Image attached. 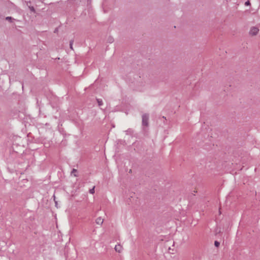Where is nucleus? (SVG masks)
<instances>
[{
	"mask_svg": "<svg viewBox=\"0 0 260 260\" xmlns=\"http://www.w3.org/2000/svg\"><path fill=\"white\" fill-rule=\"evenodd\" d=\"M259 31V29L257 27L253 26L251 27L249 30V34L251 36H255L256 35Z\"/></svg>",
	"mask_w": 260,
	"mask_h": 260,
	"instance_id": "1",
	"label": "nucleus"
},
{
	"mask_svg": "<svg viewBox=\"0 0 260 260\" xmlns=\"http://www.w3.org/2000/svg\"><path fill=\"white\" fill-rule=\"evenodd\" d=\"M148 117L147 115H144L142 117L143 124L146 126L148 125Z\"/></svg>",
	"mask_w": 260,
	"mask_h": 260,
	"instance_id": "2",
	"label": "nucleus"
},
{
	"mask_svg": "<svg viewBox=\"0 0 260 260\" xmlns=\"http://www.w3.org/2000/svg\"><path fill=\"white\" fill-rule=\"evenodd\" d=\"M115 249L118 252H121L122 249V247L120 245H116L115 247Z\"/></svg>",
	"mask_w": 260,
	"mask_h": 260,
	"instance_id": "3",
	"label": "nucleus"
},
{
	"mask_svg": "<svg viewBox=\"0 0 260 260\" xmlns=\"http://www.w3.org/2000/svg\"><path fill=\"white\" fill-rule=\"evenodd\" d=\"M103 222V219L101 217H99L96 219V223L99 225H101Z\"/></svg>",
	"mask_w": 260,
	"mask_h": 260,
	"instance_id": "4",
	"label": "nucleus"
},
{
	"mask_svg": "<svg viewBox=\"0 0 260 260\" xmlns=\"http://www.w3.org/2000/svg\"><path fill=\"white\" fill-rule=\"evenodd\" d=\"M77 170L76 169H74L72 172V174L74 176H77Z\"/></svg>",
	"mask_w": 260,
	"mask_h": 260,
	"instance_id": "5",
	"label": "nucleus"
},
{
	"mask_svg": "<svg viewBox=\"0 0 260 260\" xmlns=\"http://www.w3.org/2000/svg\"><path fill=\"white\" fill-rule=\"evenodd\" d=\"M89 192H90V193H91L92 194L94 193V187H93V188L89 190Z\"/></svg>",
	"mask_w": 260,
	"mask_h": 260,
	"instance_id": "6",
	"label": "nucleus"
},
{
	"mask_svg": "<svg viewBox=\"0 0 260 260\" xmlns=\"http://www.w3.org/2000/svg\"><path fill=\"white\" fill-rule=\"evenodd\" d=\"M214 245L216 247H218L219 245V243L217 241H215L214 243Z\"/></svg>",
	"mask_w": 260,
	"mask_h": 260,
	"instance_id": "7",
	"label": "nucleus"
},
{
	"mask_svg": "<svg viewBox=\"0 0 260 260\" xmlns=\"http://www.w3.org/2000/svg\"><path fill=\"white\" fill-rule=\"evenodd\" d=\"M98 104H99V106H101V105H102V100H98Z\"/></svg>",
	"mask_w": 260,
	"mask_h": 260,
	"instance_id": "8",
	"label": "nucleus"
},
{
	"mask_svg": "<svg viewBox=\"0 0 260 260\" xmlns=\"http://www.w3.org/2000/svg\"><path fill=\"white\" fill-rule=\"evenodd\" d=\"M250 5V3H249V1H247V2H246L245 3V5L248 6V5Z\"/></svg>",
	"mask_w": 260,
	"mask_h": 260,
	"instance_id": "9",
	"label": "nucleus"
},
{
	"mask_svg": "<svg viewBox=\"0 0 260 260\" xmlns=\"http://www.w3.org/2000/svg\"><path fill=\"white\" fill-rule=\"evenodd\" d=\"M6 19H7V20H10V19H11V17H7L6 18Z\"/></svg>",
	"mask_w": 260,
	"mask_h": 260,
	"instance_id": "10",
	"label": "nucleus"
},
{
	"mask_svg": "<svg viewBox=\"0 0 260 260\" xmlns=\"http://www.w3.org/2000/svg\"><path fill=\"white\" fill-rule=\"evenodd\" d=\"M70 47H71V48L72 49V44H70Z\"/></svg>",
	"mask_w": 260,
	"mask_h": 260,
	"instance_id": "11",
	"label": "nucleus"
}]
</instances>
